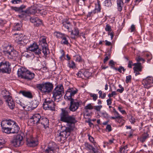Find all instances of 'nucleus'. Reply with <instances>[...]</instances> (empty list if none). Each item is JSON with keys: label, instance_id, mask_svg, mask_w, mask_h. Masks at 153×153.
Instances as JSON below:
<instances>
[{"label": "nucleus", "instance_id": "nucleus-1", "mask_svg": "<svg viewBox=\"0 0 153 153\" xmlns=\"http://www.w3.org/2000/svg\"><path fill=\"white\" fill-rule=\"evenodd\" d=\"M62 112L60 114V120L61 121L67 123L68 127H62V131L57 134L56 139L61 141L66 138L70 134L71 131L74 127L75 124L77 121L73 115H69L67 110L64 108L61 109Z\"/></svg>", "mask_w": 153, "mask_h": 153}, {"label": "nucleus", "instance_id": "nucleus-58", "mask_svg": "<svg viewBox=\"0 0 153 153\" xmlns=\"http://www.w3.org/2000/svg\"><path fill=\"white\" fill-rule=\"evenodd\" d=\"M11 9L16 11H18L19 12V8L15 7H11Z\"/></svg>", "mask_w": 153, "mask_h": 153}, {"label": "nucleus", "instance_id": "nucleus-26", "mask_svg": "<svg viewBox=\"0 0 153 153\" xmlns=\"http://www.w3.org/2000/svg\"><path fill=\"white\" fill-rule=\"evenodd\" d=\"M96 7L94 10L93 11L94 14L95 13H96L100 12L101 10V6L100 4V1H97V3L95 4Z\"/></svg>", "mask_w": 153, "mask_h": 153}, {"label": "nucleus", "instance_id": "nucleus-54", "mask_svg": "<svg viewBox=\"0 0 153 153\" xmlns=\"http://www.w3.org/2000/svg\"><path fill=\"white\" fill-rule=\"evenodd\" d=\"M132 64L133 62L132 61H129L128 65V67L130 68H132Z\"/></svg>", "mask_w": 153, "mask_h": 153}, {"label": "nucleus", "instance_id": "nucleus-31", "mask_svg": "<svg viewBox=\"0 0 153 153\" xmlns=\"http://www.w3.org/2000/svg\"><path fill=\"white\" fill-rule=\"evenodd\" d=\"M148 137L149 135L147 133H144L143 134L142 137L140 138V140L143 143Z\"/></svg>", "mask_w": 153, "mask_h": 153}, {"label": "nucleus", "instance_id": "nucleus-50", "mask_svg": "<svg viewBox=\"0 0 153 153\" xmlns=\"http://www.w3.org/2000/svg\"><path fill=\"white\" fill-rule=\"evenodd\" d=\"M106 128V129L108 130V132H110L112 130L111 126L109 124H108L107 125Z\"/></svg>", "mask_w": 153, "mask_h": 153}, {"label": "nucleus", "instance_id": "nucleus-25", "mask_svg": "<svg viewBox=\"0 0 153 153\" xmlns=\"http://www.w3.org/2000/svg\"><path fill=\"white\" fill-rule=\"evenodd\" d=\"M38 47V46L37 44L35 42H34L28 47L27 49L29 51L33 52L36 49H37Z\"/></svg>", "mask_w": 153, "mask_h": 153}, {"label": "nucleus", "instance_id": "nucleus-5", "mask_svg": "<svg viewBox=\"0 0 153 153\" xmlns=\"http://www.w3.org/2000/svg\"><path fill=\"white\" fill-rule=\"evenodd\" d=\"M64 93V88L62 85H58L53 91V97L55 101L58 102Z\"/></svg>", "mask_w": 153, "mask_h": 153}, {"label": "nucleus", "instance_id": "nucleus-11", "mask_svg": "<svg viewBox=\"0 0 153 153\" xmlns=\"http://www.w3.org/2000/svg\"><path fill=\"white\" fill-rule=\"evenodd\" d=\"M42 117L39 114H34L31 118L30 120L33 122V124L39 126V122Z\"/></svg>", "mask_w": 153, "mask_h": 153}, {"label": "nucleus", "instance_id": "nucleus-2", "mask_svg": "<svg viewBox=\"0 0 153 153\" xmlns=\"http://www.w3.org/2000/svg\"><path fill=\"white\" fill-rule=\"evenodd\" d=\"M78 91L76 88H71L68 90L65 96L66 100L70 101L69 110L72 111H76L82 103V101L76 99H74V95Z\"/></svg>", "mask_w": 153, "mask_h": 153}, {"label": "nucleus", "instance_id": "nucleus-34", "mask_svg": "<svg viewBox=\"0 0 153 153\" xmlns=\"http://www.w3.org/2000/svg\"><path fill=\"white\" fill-rule=\"evenodd\" d=\"M45 153H54V148L49 146L48 149L45 150Z\"/></svg>", "mask_w": 153, "mask_h": 153}, {"label": "nucleus", "instance_id": "nucleus-42", "mask_svg": "<svg viewBox=\"0 0 153 153\" xmlns=\"http://www.w3.org/2000/svg\"><path fill=\"white\" fill-rule=\"evenodd\" d=\"M115 116L117 117V119H121L122 118V117L117 112H115L114 114Z\"/></svg>", "mask_w": 153, "mask_h": 153}, {"label": "nucleus", "instance_id": "nucleus-52", "mask_svg": "<svg viewBox=\"0 0 153 153\" xmlns=\"http://www.w3.org/2000/svg\"><path fill=\"white\" fill-rule=\"evenodd\" d=\"M105 30L106 31H111V29L110 26L108 25H106Z\"/></svg>", "mask_w": 153, "mask_h": 153}, {"label": "nucleus", "instance_id": "nucleus-49", "mask_svg": "<svg viewBox=\"0 0 153 153\" xmlns=\"http://www.w3.org/2000/svg\"><path fill=\"white\" fill-rule=\"evenodd\" d=\"M131 75H129L128 76H127L126 77V83H128L131 81Z\"/></svg>", "mask_w": 153, "mask_h": 153}, {"label": "nucleus", "instance_id": "nucleus-64", "mask_svg": "<svg viewBox=\"0 0 153 153\" xmlns=\"http://www.w3.org/2000/svg\"><path fill=\"white\" fill-rule=\"evenodd\" d=\"M92 150L94 153H98V151L97 149H96L93 147Z\"/></svg>", "mask_w": 153, "mask_h": 153}, {"label": "nucleus", "instance_id": "nucleus-10", "mask_svg": "<svg viewBox=\"0 0 153 153\" xmlns=\"http://www.w3.org/2000/svg\"><path fill=\"white\" fill-rule=\"evenodd\" d=\"M10 64L8 62H1L0 64V70L2 73H9L11 70Z\"/></svg>", "mask_w": 153, "mask_h": 153}, {"label": "nucleus", "instance_id": "nucleus-13", "mask_svg": "<svg viewBox=\"0 0 153 153\" xmlns=\"http://www.w3.org/2000/svg\"><path fill=\"white\" fill-rule=\"evenodd\" d=\"M71 28L69 32H71V37L72 39H75L79 36V32L78 29L76 27L74 28V30H72Z\"/></svg>", "mask_w": 153, "mask_h": 153}, {"label": "nucleus", "instance_id": "nucleus-21", "mask_svg": "<svg viewBox=\"0 0 153 153\" xmlns=\"http://www.w3.org/2000/svg\"><path fill=\"white\" fill-rule=\"evenodd\" d=\"M46 37L45 36H42L40 37L39 42V44L42 46H48L46 41Z\"/></svg>", "mask_w": 153, "mask_h": 153}, {"label": "nucleus", "instance_id": "nucleus-20", "mask_svg": "<svg viewBox=\"0 0 153 153\" xmlns=\"http://www.w3.org/2000/svg\"><path fill=\"white\" fill-rule=\"evenodd\" d=\"M13 49H14L13 48L11 45H8L4 47L3 51L5 55L6 56Z\"/></svg>", "mask_w": 153, "mask_h": 153}, {"label": "nucleus", "instance_id": "nucleus-51", "mask_svg": "<svg viewBox=\"0 0 153 153\" xmlns=\"http://www.w3.org/2000/svg\"><path fill=\"white\" fill-rule=\"evenodd\" d=\"M11 2L13 4H17L22 2V1L20 0H13L11 1Z\"/></svg>", "mask_w": 153, "mask_h": 153}, {"label": "nucleus", "instance_id": "nucleus-33", "mask_svg": "<svg viewBox=\"0 0 153 153\" xmlns=\"http://www.w3.org/2000/svg\"><path fill=\"white\" fill-rule=\"evenodd\" d=\"M54 34L57 38L59 39H62L65 36V34L58 32H55Z\"/></svg>", "mask_w": 153, "mask_h": 153}, {"label": "nucleus", "instance_id": "nucleus-37", "mask_svg": "<svg viewBox=\"0 0 153 153\" xmlns=\"http://www.w3.org/2000/svg\"><path fill=\"white\" fill-rule=\"evenodd\" d=\"M39 104V102L36 100L33 101L32 104H31L32 109H34L36 108Z\"/></svg>", "mask_w": 153, "mask_h": 153}, {"label": "nucleus", "instance_id": "nucleus-46", "mask_svg": "<svg viewBox=\"0 0 153 153\" xmlns=\"http://www.w3.org/2000/svg\"><path fill=\"white\" fill-rule=\"evenodd\" d=\"M68 66L70 68H73L75 67V63L73 61L70 62L69 63Z\"/></svg>", "mask_w": 153, "mask_h": 153}, {"label": "nucleus", "instance_id": "nucleus-55", "mask_svg": "<svg viewBox=\"0 0 153 153\" xmlns=\"http://www.w3.org/2000/svg\"><path fill=\"white\" fill-rule=\"evenodd\" d=\"M107 104L108 105H110L112 103V99L111 98H109L107 100Z\"/></svg>", "mask_w": 153, "mask_h": 153}, {"label": "nucleus", "instance_id": "nucleus-36", "mask_svg": "<svg viewBox=\"0 0 153 153\" xmlns=\"http://www.w3.org/2000/svg\"><path fill=\"white\" fill-rule=\"evenodd\" d=\"M21 106H22L23 108L25 109L26 110L30 111L33 110V109H32L33 108H32V107L31 104L26 105L25 106L22 105H21Z\"/></svg>", "mask_w": 153, "mask_h": 153}, {"label": "nucleus", "instance_id": "nucleus-19", "mask_svg": "<svg viewBox=\"0 0 153 153\" xmlns=\"http://www.w3.org/2000/svg\"><path fill=\"white\" fill-rule=\"evenodd\" d=\"M26 141L27 145L29 146L34 147L37 145V142L31 137L30 138H27Z\"/></svg>", "mask_w": 153, "mask_h": 153}, {"label": "nucleus", "instance_id": "nucleus-61", "mask_svg": "<svg viewBox=\"0 0 153 153\" xmlns=\"http://www.w3.org/2000/svg\"><path fill=\"white\" fill-rule=\"evenodd\" d=\"M89 139L91 142H93L94 141V138L91 136L88 135Z\"/></svg>", "mask_w": 153, "mask_h": 153}, {"label": "nucleus", "instance_id": "nucleus-30", "mask_svg": "<svg viewBox=\"0 0 153 153\" xmlns=\"http://www.w3.org/2000/svg\"><path fill=\"white\" fill-rule=\"evenodd\" d=\"M22 27V25L21 24H19L17 23L14 26L13 28V32L14 31L19 30L21 29V28Z\"/></svg>", "mask_w": 153, "mask_h": 153}, {"label": "nucleus", "instance_id": "nucleus-35", "mask_svg": "<svg viewBox=\"0 0 153 153\" xmlns=\"http://www.w3.org/2000/svg\"><path fill=\"white\" fill-rule=\"evenodd\" d=\"M41 50L39 48L38 46V48H37V49H36L33 52L35 55L39 56L41 55Z\"/></svg>", "mask_w": 153, "mask_h": 153}, {"label": "nucleus", "instance_id": "nucleus-14", "mask_svg": "<svg viewBox=\"0 0 153 153\" xmlns=\"http://www.w3.org/2000/svg\"><path fill=\"white\" fill-rule=\"evenodd\" d=\"M40 124L43 126V127L45 128H46L48 127L49 120L45 117H42L40 119L39 125Z\"/></svg>", "mask_w": 153, "mask_h": 153}, {"label": "nucleus", "instance_id": "nucleus-15", "mask_svg": "<svg viewBox=\"0 0 153 153\" xmlns=\"http://www.w3.org/2000/svg\"><path fill=\"white\" fill-rule=\"evenodd\" d=\"M18 55V52L14 49H13L11 51L8 53L6 56L9 59H15Z\"/></svg>", "mask_w": 153, "mask_h": 153}, {"label": "nucleus", "instance_id": "nucleus-32", "mask_svg": "<svg viewBox=\"0 0 153 153\" xmlns=\"http://www.w3.org/2000/svg\"><path fill=\"white\" fill-rule=\"evenodd\" d=\"M63 26L68 30L69 32L70 31L71 28H72L73 27L72 25H71L69 22L64 23L63 24Z\"/></svg>", "mask_w": 153, "mask_h": 153}, {"label": "nucleus", "instance_id": "nucleus-47", "mask_svg": "<svg viewBox=\"0 0 153 153\" xmlns=\"http://www.w3.org/2000/svg\"><path fill=\"white\" fill-rule=\"evenodd\" d=\"M114 139L112 138V139L109 140L108 142H104V144L105 145H111L113 143Z\"/></svg>", "mask_w": 153, "mask_h": 153}, {"label": "nucleus", "instance_id": "nucleus-23", "mask_svg": "<svg viewBox=\"0 0 153 153\" xmlns=\"http://www.w3.org/2000/svg\"><path fill=\"white\" fill-rule=\"evenodd\" d=\"M19 94H22L25 97L29 98H32L33 97L31 93L29 91H19Z\"/></svg>", "mask_w": 153, "mask_h": 153}, {"label": "nucleus", "instance_id": "nucleus-16", "mask_svg": "<svg viewBox=\"0 0 153 153\" xmlns=\"http://www.w3.org/2000/svg\"><path fill=\"white\" fill-rule=\"evenodd\" d=\"M5 101L10 109H13L14 108L15 106V103L11 97H9Z\"/></svg>", "mask_w": 153, "mask_h": 153}, {"label": "nucleus", "instance_id": "nucleus-12", "mask_svg": "<svg viewBox=\"0 0 153 153\" xmlns=\"http://www.w3.org/2000/svg\"><path fill=\"white\" fill-rule=\"evenodd\" d=\"M142 82L145 88H148L150 87V85L153 83V79L152 77H147L143 80Z\"/></svg>", "mask_w": 153, "mask_h": 153}, {"label": "nucleus", "instance_id": "nucleus-7", "mask_svg": "<svg viewBox=\"0 0 153 153\" xmlns=\"http://www.w3.org/2000/svg\"><path fill=\"white\" fill-rule=\"evenodd\" d=\"M55 103L52 99L46 98L43 104V107L45 110L54 111L55 110Z\"/></svg>", "mask_w": 153, "mask_h": 153}, {"label": "nucleus", "instance_id": "nucleus-56", "mask_svg": "<svg viewBox=\"0 0 153 153\" xmlns=\"http://www.w3.org/2000/svg\"><path fill=\"white\" fill-rule=\"evenodd\" d=\"M129 121L132 123H134L135 122V119L132 117H131V118L129 119Z\"/></svg>", "mask_w": 153, "mask_h": 153}, {"label": "nucleus", "instance_id": "nucleus-44", "mask_svg": "<svg viewBox=\"0 0 153 153\" xmlns=\"http://www.w3.org/2000/svg\"><path fill=\"white\" fill-rule=\"evenodd\" d=\"M90 75V73L88 71H85L83 73V75L86 77L88 78Z\"/></svg>", "mask_w": 153, "mask_h": 153}, {"label": "nucleus", "instance_id": "nucleus-18", "mask_svg": "<svg viewBox=\"0 0 153 153\" xmlns=\"http://www.w3.org/2000/svg\"><path fill=\"white\" fill-rule=\"evenodd\" d=\"M31 22L33 23H36L35 25L36 26H38L42 24L41 20H40L38 17L36 16H33L30 19Z\"/></svg>", "mask_w": 153, "mask_h": 153}, {"label": "nucleus", "instance_id": "nucleus-24", "mask_svg": "<svg viewBox=\"0 0 153 153\" xmlns=\"http://www.w3.org/2000/svg\"><path fill=\"white\" fill-rule=\"evenodd\" d=\"M1 95L5 100L7 99L9 97H11L9 95V92L5 89L2 91Z\"/></svg>", "mask_w": 153, "mask_h": 153}, {"label": "nucleus", "instance_id": "nucleus-43", "mask_svg": "<svg viewBox=\"0 0 153 153\" xmlns=\"http://www.w3.org/2000/svg\"><path fill=\"white\" fill-rule=\"evenodd\" d=\"M94 107L91 104H88L85 107V109H93Z\"/></svg>", "mask_w": 153, "mask_h": 153}, {"label": "nucleus", "instance_id": "nucleus-57", "mask_svg": "<svg viewBox=\"0 0 153 153\" xmlns=\"http://www.w3.org/2000/svg\"><path fill=\"white\" fill-rule=\"evenodd\" d=\"M131 32H132L134 31L135 30V27L134 25H131Z\"/></svg>", "mask_w": 153, "mask_h": 153}, {"label": "nucleus", "instance_id": "nucleus-63", "mask_svg": "<svg viewBox=\"0 0 153 153\" xmlns=\"http://www.w3.org/2000/svg\"><path fill=\"white\" fill-rule=\"evenodd\" d=\"M109 66H112V65H114V62L113 60H111L109 61Z\"/></svg>", "mask_w": 153, "mask_h": 153}, {"label": "nucleus", "instance_id": "nucleus-53", "mask_svg": "<svg viewBox=\"0 0 153 153\" xmlns=\"http://www.w3.org/2000/svg\"><path fill=\"white\" fill-rule=\"evenodd\" d=\"M118 109L122 114H125L126 113L125 111L124 110H122V108L121 107H118Z\"/></svg>", "mask_w": 153, "mask_h": 153}, {"label": "nucleus", "instance_id": "nucleus-39", "mask_svg": "<svg viewBox=\"0 0 153 153\" xmlns=\"http://www.w3.org/2000/svg\"><path fill=\"white\" fill-rule=\"evenodd\" d=\"M104 5L108 7H110L111 5V0H105L104 1Z\"/></svg>", "mask_w": 153, "mask_h": 153}, {"label": "nucleus", "instance_id": "nucleus-27", "mask_svg": "<svg viewBox=\"0 0 153 153\" xmlns=\"http://www.w3.org/2000/svg\"><path fill=\"white\" fill-rule=\"evenodd\" d=\"M123 0H117V4L118 10L121 11L122 10V7L124 3Z\"/></svg>", "mask_w": 153, "mask_h": 153}, {"label": "nucleus", "instance_id": "nucleus-59", "mask_svg": "<svg viewBox=\"0 0 153 153\" xmlns=\"http://www.w3.org/2000/svg\"><path fill=\"white\" fill-rule=\"evenodd\" d=\"M83 75V73H82L80 71L77 74L78 76L79 77H82Z\"/></svg>", "mask_w": 153, "mask_h": 153}, {"label": "nucleus", "instance_id": "nucleus-8", "mask_svg": "<svg viewBox=\"0 0 153 153\" xmlns=\"http://www.w3.org/2000/svg\"><path fill=\"white\" fill-rule=\"evenodd\" d=\"M11 142L15 147L20 146L22 145L24 143L23 136L19 134L15 135Z\"/></svg>", "mask_w": 153, "mask_h": 153}, {"label": "nucleus", "instance_id": "nucleus-38", "mask_svg": "<svg viewBox=\"0 0 153 153\" xmlns=\"http://www.w3.org/2000/svg\"><path fill=\"white\" fill-rule=\"evenodd\" d=\"M133 69L134 70H139V71H141L142 66L141 63H139L136 67H134L133 68Z\"/></svg>", "mask_w": 153, "mask_h": 153}, {"label": "nucleus", "instance_id": "nucleus-3", "mask_svg": "<svg viewBox=\"0 0 153 153\" xmlns=\"http://www.w3.org/2000/svg\"><path fill=\"white\" fill-rule=\"evenodd\" d=\"M18 74L19 77L29 80L33 79L35 76V74L33 73L24 67H22L19 69Z\"/></svg>", "mask_w": 153, "mask_h": 153}, {"label": "nucleus", "instance_id": "nucleus-4", "mask_svg": "<svg viewBox=\"0 0 153 153\" xmlns=\"http://www.w3.org/2000/svg\"><path fill=\"white\" fill-rule=\"evenodd\" d=\"M36 87L42 93H49L53 89V85L49 82H43L37 84Z\"/></svg>", "mask_w": 153, "mask_h": 153}, {"label": "nucleus", "instance_id": "nucleus-40", "mask_svg": "<svg viewBox=\"0 0 153 153\" xmlns=\"http://www.w3.org/2000/svg\"><path fill=\"white\" fill-rule=\"evenodd\" d=\"M61 42L64 44L67 45L68 43V40L67 39L65 36L62 38Z\"/></svg>", "mask_w": 153, "mask_h": 153}, {"label": "nucleus", "instance_id": "nucleus-62", "mask_svg": "<svg viewBox=\"0 0 153 153\" xmlns=\"http://www.w3.org/2000/svg\"><path fill=\"white\" fill-rule=\"evenodd\" d=\"M126 146H124L123 147H122L120 149V152H124L125 151V149L126 148Z\"/></svg>", "mask_w": 153, "mask_h": 153}, {"label": "nucleus", "instance_id": "nucleus-41", "mask_svg": "<svg viewBox=\"0 0 153 153\" xmlns=\"http://www.w3.org/2000/svg\"><path fill=\"white\" fill-rule=\"evenodd\" d=\"M102 105L95 106H94L93 108L97 111H100L101 109L102 108Z\"/></svg>", "mask_w": 153, "mask_h": 153}, {"label": "nucleus", "instance_id": "nucleus-48", "mask_svg": "<svg viewBox=\"0 0 153 153\" xmlns=\"http://www.w3.org/2000/svg\"><path fill=\"white\" fill-rule=\"evenodd\" d=\"M90 96L92 97L94 101H95L97 98V96L96 94H90Z\"/></svg>", "mask_w": 153, "mask_h": 153}, {"label": "nucleus", "instance_id": "nucleus-28", "mask_svg": "<svg viewBox=\"0 0 153 153\" xmlns=\"http://www.w3.org/2000/svg\"><path fill=\"white\" fill-rule=\"evenodd\" d=\"M2 131L6 133L9 134L11 133L12 129L11 127H2Z\"/></svg>", "mask_w": 153, "mask_h": 153}, {"label": "nucleus", "instance_id": "nucleus-9", "mask_svg": "<svg viewBox=\"0 0 153 153\" xmlns=\"http://www.w3.org/2000/svg\"><path fill=\"white\" fill-rule=\"evenodd\" d=\"M25 8V6L24 5H22L19 8V12L22 13L21 15H19V16L20 17H22V16L24 15H25V16H27V15H28L29 14H34L36 11L34 9L32 8H30L29 9L25 11H23L22 9Z\"/></svg>", "mask_w": 153, "mask_h": 153}, {"label": "nucleus", "instance_id": "nucleus-29", "mask_svg": "<svg viewBox=\"0 0 153 153\" xmlns=\"http://www.w3.org/2000/svg\"><path fill=\"white\" fill-rule=\"evenodd\" d=\"M47 47V46H42V52L45 56H46L49 53V50Z\"/></svg>", "mask_w": 153, "mask_h": 153}, {"label": "nucleus", "instance_id": "nucleus-6", "mask_svg": "<svg viewBox=\"0 0 153 153\" xmlns=\"http://www.w3.org/2000/svg\"><path fill=\"white\" fill-rule=\"evenodd\" d=\"M14 35L16 36L15 41L20 46L25 45L29 41L27 37L21 33H15Z\"/></svg>", "mask_w": 153, "mask_h": 153}, {"label": "nucleus", "instance_id": "nucleus-22", "mask_svg": "<svg viewBox=\"0 0 153 153\" xmlns=\"http://www.w3.org/2000/svg\"><path fill=\"white\" fill-rule=\"evenodd\" d=\"M12 127H11V128L12 129L11 133H17L20 129V128L19 126L16 124L15 123L14 124L12 125Z\"/></svg>", "mask_w": 153, "mask_h": 153}, {"label": "nucleus", "instance_id": "nucleus-45", "mask_svg": "<svg viewBox=\"0 0 153 153\" xmlns=\"http://www.w3.org/2000/svg\"><path fill=\"white\" fill-rule=\"evenodd\" d=\"M136 59L138 62L142 61L143 63L145 61V60L142 57H140V56H138L136 57Z\"/></svg>", "mask_w": 153, "mask_h": 153}, {"label": "nucleus", "instance_id": "nucleus-17", "mask_svg": "<svg viewBox=\"0 0 153 153\" xmlns=\"http://www.w3.org/2000/svg\"><path fill=\"white\" fill-rule=\"evenodd\" d=\"M15 122L11 120H5L2 121L1 123V127H7L8 126H12L15 124Z\"/></svg>", "mask_w": 153, "mask_h": 153}, {"label": "nucleus", "instance_id": "nucleus-60", "mask_svg": "<svg viewBox=\"0 0 153 153\" xmlns=\"http://www.w3.org/2000/svg\"><path fill=\"white\" fill-rule=\"evenodd\" d=\"M140 71L137 70H134V73L135 74V76H137L140 74L139 72Z\"/></svg>", "mask_w": 153, "mask_h": 153}]
</instances>
